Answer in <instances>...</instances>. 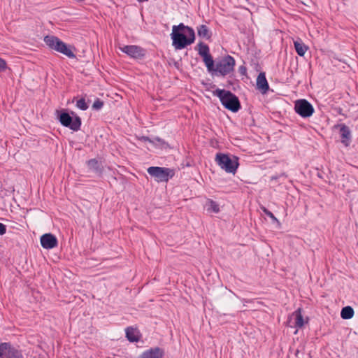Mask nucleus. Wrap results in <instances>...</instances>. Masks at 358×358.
<instances>
[{
  "instance_id": "11",
  "label": "nucleus",
  "mask_w": 358,
  "mask_h": 358,
  "mask_svg": "<svg viewBox=\"0 0 358 358\" xmlns=\"http://www.w3.org/2000/svg\"><path fill=\"white\" fill-rule=\"evenodd\" d=\"M120 50L134 59H139L145 55V51L139 46L131 45L120 47Z\"/></svg>"
},
{
  "instance_id": "16",
  "label": "nucleus",
  "mask_w": 358,
  "mask_h": 358,
  "mask_svg": "<svg viewBox=\"0 0 358 358\" xmlns=\"http://www.w3.org/2000/svg\"><path fill=\"white\" fill-rule=\"evenodd\" d=\"M126 337L130 342H137L140 338L139 331L133 327H127L125 330Z\"/></svg>"
},
{
  "instance_id": "28",
  "label": "nucleus",
  "mask_w": 358,
  "mask_h": 358,
  "mask_svg": "<svg viewBox=\"0 0 358 358\" xmlns=\"http://www.w3.org/2000/svg\"><path fill=\"white\" fill-rule=\"evenodd\" d=\"M6 233V226L3 223H0V235H4Z\"/></svg>"
},
{
  "instance_id": "9",
  "label": "nucleus",
  "mask_w": 358,
  "mask_h": 358,
  "mask_svg": "<svg viewBox=\"0 0 358 358\" xmlns=\"http://www.w3.org/2000/svg\"><path fill=\"white\" fill-rule=\"evenodd\" d=\"M59 122L63 126L69 127L73 131H78L81 126V120L79 117L76 116L73 119L67 113L60 114Z\"/></svg>"
},
{
  "instance_id": "26",
  "label": "nucleus",
  "mask_w": 358,
  "mask_h": 358,
  "mask_svg": "<svg viewBox=\"0 0 358 358\" xmlns=\"http://www.w3.org/2000/svg\"><path fill=\"white\" fill-rule=\"evenodd\" d=\"M263 212L267 215L272 220L273 222H276L278 224H280L278 220L275 217V215L271 212L269 211L268 210H267L266 208H263Z\"/></svg>"
},
{
  "instance_id": "5",
  "label": "nucleus",
  "mask_w": 358,
  "mask_h": 358,
  "mask_svg": "<svg viewBox=\"0 0 358 358\" xmlns=\"http://www.w3.org/2000/svg\"><path fill=\"white\" fill-rule=\"evenodd\" d=\"M235 64L234 57L227 55L216 63L213 74L224 76L234 71Z\"/></svg>"
},
{
  "instance_id": "15",
  "label": "nucleus",
  "mask_w": 358,
  "mask_h": 358,
  "mask_svg": "<svg viewBox=\"0 0 358 358\" xmlns=\"http://www.w3.org/2000/svg\"><path fill=\"white\" fill-rule=\"evenodd\" d=\"M257 87L262 93H266L268 90V84L264 73H260L257 78Z\"/></svg>"
},
{
  "instance_id": "20",
  "label": "nucleus",
  "mask_w": 358,
  "mask_h": 358,
  "mask_svg": "<svg viewBox=\"0 0 358 358\" xmlns=\"http://www.w3.org/2000/svg\"><path fill=\"white\" fill-rule=\"evenodd\" d=\"M203 62L206 64L207 70L208 72L213 74L215 66L214 65V61L210 55L203 57Z\"/></svg>"
},
{
  "instance_id": "17",
  "label": "nucleus",
  "mask_w": 358,
  "mask_h": 358,
  "mask_svg": "<svg viewBox=\"0 0 358 358\" xmlns=\"http://www.w3.org/2000/svg\"><path fill=\"white\" fill-rule=\"evenodd\" d=\"M294 45L296 52L301 57L304 56L308 49V47L306 45L301 39L294 41Z\"/></svg>"
},
{
  "instance_id": "22",
  "label": "nucleus",
  "mask_w": 358,
  "mask_h": 358,
  "mask_svg": "<svg viewBox=\"0 0 358 358\" xmlns=\"http://www.w3.org/2000/svg\"><path fill=\"white\" fill-rule=\"evenodd\" d=\"M206 207H207L208 211L213 212L215 213H217L220 211V208H219L218 204L213 200H208L207 201Z\"/></svg>"
},
{
  "instance_id": "6",
  "label": "nucleus",
  "mask_w": 358,
  "mask_h": 358,
  "mask_svg": "<svg viewBox=\"0 0 358 358\" xmlns=\"http://www.w3.org/2000/svg\"><path fill=\"white\" fill-rule=\"evenodd\" d=\"M147 171L157 182H167L175 174L173 169L166 167L151 166Z\"/></svg>"
},
{
  "instance_id": "27",
  "label": "nucleus",
  "mask_w": 358,
  "mask_h": 358,
  "mask_svg": "<svg viewBox=\"0 0 358 358\" xmlns=\"http://www.w3.org/2000/svg\"><path fill=\"white\" fill-rule=\"evenodd\" d=\"M103 103L100 99H96L93 105L92 108L95 110H99L103 107Z\"/></svg>"
},
{
  "instance_id": "18",
  "label": "nucleus",
  "mask_w": 358,
  "mask_h": 358,
  "mask_svg": "<svg viewBox=\"0 0 358 358\" xmlns=\"http://www.w3.org/2000/svg\"><path fill=\"white\" fill-rule=\"evenodd\" d=\"M198 36L205 39H209L211 36V33L206 25L201 24L197 27Z\"/></svg>"
},
{
  "instance_id": "3",
  "label": "nucleus",
  "mask_w": 358,
  "mask_h": 358,
  "mask_svg": "<svg viewBox=\"0 0 358 358\" xmlns=\"http://www.w3.org/2000/svg\"><path fill=\"white\" fill-rule=\"evenodd\" d=\"M44 42L52 50L60 52L69 58H75L76 55L71 48L61 41L58 37L53 35L45 36Z\"/></svg>"
},
{
  "instance_id": "12",
  "label": "nucleus",
  "mask_w": 358,
  "mask_h": 358,
  "mask_svg": "<svg viewBox=\"0 0 358 358\" xmlns=\"http://www.w3.org/2000/svg\"><path fill=\"white\" fill-rule=\"evenodd\" d=\"M41 246L45 249H52L57 245V239L52 234H45L41 237Z\"/></svg>"
},
{
  "instance_id": "23",
  "label": "nucleus",
  "mask_w": 358,
  "mask_h": 358,
  "mask_svg": "<svg viewBox=\"0 0 358 358\" xmlns=\"http://www.w3.org/2000/svg\"><path fill=\"white\" fill-rule=\"evenodd\" d=\"M141 140L143 142H149L150 143L157 144L159 145H162L165 143V142L159 137H155L153 139H150L149 137L142 136Z\"/></svg>"
},
{
  "instance_id": "13",
  "label": "nucleus",
  "mask_w": 358,
  "mask_h": 358,
  "mask_svg": "<svg viewBox=\"0 0 358 358\" xmlns=\"http://www.w3.org/2000/svg\"><path fill=\"white\" fill-rule=\"evenodd\" d=\"M163 354L159 348H154L143 352L138 358H162Z\"/></svg>"
},
{
  "instance_id": "1",
  "label": "nucleus",
  "mask_w": 358,
  "mask_h": 358,
  "mask_svg": "<svg viewBox=\"0 0 358 358\" xmlns=\"http://www.w3.org/2000/svg\"><path fill=\"white\" fill-rule=\"evenodd\" d=\"M173 45L176 50H181L194 43L195 39L194 31L192 28L180 23L172 27L171 34Z\"/></svg>"
},
{
  "instance_id": "2",
  "label": "nucleus",
  "mask_w": 358,
  "mask_h": 358,
  "mask_svg": "<svg viewBox=\"0 0 358 358\" xmlns=\"http://www.w3.org/2000/svg\"><path fill=\"white\" fill-rule=\"evenodd\" d=\"M213 94L220 99L222 104L227 109L235 113L241 108L238 97L230 91L217 89L213 92Z\"/></svg>"
},
{
  "instance_id": "21",
  "label": "nucleus",
  "mask_w": 358,
  "mask_h": 358,
  "mask_svg": "<svg viewBox=\"0 0 358 358\" xmlns=\"http://www.w3.org/2000/svg\"><path fill=\"white\" fill-rule=\"evenodd\" d=\"M354 310L351 306H345L342 308L341 316L343 319H351L354 316Z\"/></svg>"
},
{
  "instance_id": "7",
  "label": "nucleus",
  "mask_w": 358,
  "mask_h": 358,
  "mask_svg": "<svg viewBox=\"0 0 358 358\" xmlns=\"http://www.w3.org/2000/svg\"><path fill=\"white\" fill-rule=\"evenodd\" d=\"M294 110L302 117H309L314 113V108L306 99H299L295 101Z\"/></svg>"
},
{
  "instance_id": "24",
  "label": "nucleus",
  "mask_w": 358,
  "mask_h": 358,
  "mask_svg": "<svg viewBox=\"0 0 358 358\" xmlns=\"http://www.w3.org/2000/svg\"><path fill=\"white\" fill-rule=\"evenodd\" d=\"M199 54L202 57H206L209 55V48L208 45H204L203 43H199Z\"/></svg>"
},
{
  "instance_id": "10",
  "label": "nucleus",
  "mask_w": 358,
  "mask_h": 358,
  "mask_svg": "<svg viewBox=\"0 0 358 358\" xmlns=\"http://www.w3.org/2000/svg\"><path fill=\"white\" fill-rule=\"evenodd\" d=\"M308 322V319L304 320L302 314L301 309L298 308L292 315H289L287 320V325L291 328H296L294 334H297L298 329L301 328L306 322Z\"/></svg>"
},
{
  "instance_id": "25",
  "label": "nucleus",
  "mask_w": 358,
  "mask_h": 358,
  "mask_svg": "<svg viewBox=\"0 0 358 358\" xmlns=\"http://www.w3.org/2000/svg\"><path fill=\"white\" fill-rule=\"evenodd\" d=\"M76 106L83 110H85L88 108V106L84 99H79L77 101Z\"/></svg>"
},
{
  "instance_id": "4",
  "label": "nucleus",
  "mask_w": 358,
  "mask_h": 358,
  "mask_svg": "<svg viewBox=\"0 0 358 358\" xmlns=\"http://www.w3.org/2000/svg\"><path fill=\"white\" fill-rule=\"evenodd\" d=\"M215 162L222 169L229 173L234 174L238 166V158L234 156L230 157L226 154H217Z\"/></svg>"
},
{
  "instance_id": "29",
  "label": "nucleus",
  "mask_w": 358,
  "mask_h": 358,
  "mask_svg": "<svg viewBox=\"0 0 358 358\" xmlns=\"http://www.w3.org/2000/svg\"><path fill=\"white\" fill-rule=\"evenodd\" d=\"M6 68V62L3 59L0 58V71L5 70Z\"/></svg>"
},
{
  "instance_id": "19",
  "label": "nucleus",
  "mask_w": 358,
  "mask_h": 358,
  "mask_svg": "<svg viewBox=\"0 0 358 358\" xmlns=\"http://www.w3.org/2000/svg\"><path fill=\"white\" fill-rule=\"evenodd\" d=\"M87 164L88 168L92 171L98 173L101 172V163L96 159H92L87 161Z\"/></svg>"
},
{
  "instance_id": "8",
  "label": "nucleus",
  "mask_w": 358,
  "mask_h": 358,
  "mask_svg": "<svg viewBox=\"0 0 358 358\" xmlns=\"http://www.w3.org/2000/svg\"><path fill=\"white\" fill-rule=\"evenodd\" d=\"M0 358H23V357L21 352L10 343H1Z\"/></svg>"
},
{
  "instance_id": "14",
  "label": "nucleus",
  "mask_w": 358,
  "mask_h": 358,
  "mask_svg": "<svg viewBox=\"0 0 358 358\" xmlns=\"http://www.w3.org/2000/svg\"><path fill=\"white\" fill-rule=\"evenodd\" d=\"M340 127V134L342 138V143L348 146L350 143V139H351V132L348 126L345 124H340L338 125Z\"/></svg>"
}]
</instances>
